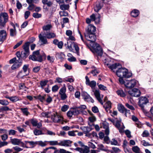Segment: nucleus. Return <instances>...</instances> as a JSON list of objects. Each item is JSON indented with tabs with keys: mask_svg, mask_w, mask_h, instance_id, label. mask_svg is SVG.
Masks as SVG:
<instances>
[{
	"mask_svg": "<svg viewBox=\"0 0 153 153\" xmlns=\"http://www.w3.org/2000/svg\"><path fill=\"white\" fill-rule=\"evenodd\" d=\"M85 36L88 41L92 43L90 44L91 48V51L95 54L101 56L102 55V50L100 45L98 44L95 43L96 40V36L95 33H85Z\"/></svg>",
	"mask_w": 153,
	"mask_h": 153,
	"instance_id": "1",
	"label": "nucleus"
},
{
	"mask_svg": "<svg viewBox=\"0 0 153 153\" xmlns=\"http://www.w3.org/2000/svg\"><path fill=\"white\" fill-rule=\"evenodd\" d=\"M30 42H25L22 46L24 51L21 52L22 58L23 59H26L30 54L29 45Z\"/></svg>",
	"mask_w": 153,
	"mask_h": 153,
	"instance_id": "2",
	"label": "nucleus"
},
{
	"mask_svg": "<svg viewBox=\"0 0 153 153\" xmlns=\"http://www.w3.org/2000/svg\"><path fill=\"white\" fill-rule=\"evenodd\" d=\"M29 58L33 61H37L40 62L42 61V56L41 55H39V50L34 51L32 55L29 56Z\"/></svg>",
	"mask_w": 153,
	"mask_h": 153,
	"instance_id": "3",
	"label": "nucleus"
},
{
	"mask_svg": "<svg viewBox=\"0 0 153 153\" xmlns=\"http://www.w3.org/2000/svg\"><path fill=\"white\" fill-rule=\"evenodd\" d=\"M149 102L148 100L146 97H141L139 98V101L138 102V105L141 108L143 111H146V110L144 108V107H145V106Z\"/></svg>",
	"mask_w": 153,
	"mask_h": 153,
	"instance_id": "4",
	"label": "nucleus"
},
{
	"mask_svg": "<svg viewBox=\"0 0 153 153\" xmlns=\"http://www.w3.org/2000/svg\"><path fill=\"white\" fill-rule=\"evenodd\" d=\"M8 16L6 13H1L0 14V26L4 27L8 21Z\"/></svg>",
	"mask_w": 153,
	"mask_h": 153,
	"instance_id": "5",
	"label": "nucleus"
},
{
	"mask_svg": "<svg viewBox=\"0 0 153 153\" xmlns=\"http://www.w3.org/2000/svg\"><path fill=\"white\" fill-rule=\"evenodd\" d=\"M51 119L55 123H61L62 124L63 123V117L56 112L53 113L51 115Z\"/></svg>",
	"mask_w": 153,
	"mask_h": 153,
	"instance_id": "6",
	"label": "nucleus"
},
{
	"mask_svg": "<svg viewBox=\"0 0 153 153\" xmlns=\"http://www.w3.org/2000/svg\"><path fill=\"white\" fill-rule=\"evenodd\" d=\"M137 81L133 79L131 80H126L125 82V86L127 88H133L136 85Z\"/></svg>",
	"mask_w": 153,
	"mask_h": 153,
	"instance_id": "7",
	"label": "nucleus"
},
{
	"mask_svg": "<svg viewBox=\"0 0 153 153\" xmlns=\"http://www.w3.org/2000/svg\"><path fill=\"white\" fill-rule=\"evenodd\" d=\"M117 109L120 112L122 113H125V115L126 117H127V114H130V110H127L122 104L118 105Z\"/></svg>",
	"mask_w": 153,
	"mask_h": 153,
	"instance_id": "8",
	"label": "nucleus"
},
{
	"mask_svg": "<svg viewBox=\"0 0 153 153\" xmlns=\"http://www.w3.org/2000/svg\"><path fill=\"white\" fill-rule=\"evenodd\" d=\"M128 94L131 96L138 97L141 94V92L137 88H134L128 92Z\"/></svg>",
	"mask_w": 153,
	"mask_h": 153,
	"instance_id": "9",
	"label": "nucleus"
},
{
	"mask_svg": "<svg viewBox=\"0 0 153 153\" xmlns=\"http://www.w3.org/2000/svg\"><path fill=\"white\" fill-rule=\"evenodd\" d=\"M82 96L85 101L93 103L94 102L93 99L86 92H83L82 94Z\"/></svg>",
	"mask_w": 153,
	"mask_h": 153,
	"instance_id": "10",
	"label": "nucleus"
},
{
	"mask_svg": "<svg viewBox=\"0 0 153 153\" xmlns=\"http://www.w3.org/2000/svg\"><path fill=\"white\" fill-rule=\"evenodd\" d=\"M127 72V69L124 68H119L116 71V74L119 77H123L124 74Z\"/></svg>",
	"mask_w": 153,
	"mask_h": 153,
	"instance_id": "11",
	"label": "nucleus"
},
{
	"mask_svg": "<svg viewBox=\"0 0 153 153\" xmlns=\"http://www.w3.org/2000/svg\"><path fill=\"white\" fill-rule=\"evenodd\" d=\"M7 34L6 30H1L0 31V42L3 43L7 39Z\"/></svg>",
	"mask_w": 153,
	"mask_h": 153,
	"instance_id": "12",
	"label": "nucleus"
},
{
	"mask_svg": "<svg viewBox=\"0 0 153 153\" xmlns=\"http://www.w3.org/2000/svg\"><path fill=\"white\" fill-rule=\"evenodd\" d=\"M96 30V28L94 26L91 25H89L86 29V33H95Z\"/></svg>",
	"mask_w": 153,
	"mask_h": 153,
	"instance_id": "13",
	"label": "nucleus"
},
{
	"mask_svg": "<svg viewBox=\"0 0 153 153\" xmlns=\"http://www.w3.org/2000/svg\"><path fill=\"white\" fill-rule=\"evenodd\" d=\"M72 142L71 141L69 140H61L59 142V146L66 147L71 146V144Z\"/></svg>",
	"mask_w": 153,
	"mask_h": 153,
	"instance_id": "14",
	"label": "nucleus"
},
{
	"mask_svg": "<svg viewBox=\"0 0 153 153\" xmlns=\"http://www.w3.org/2000/svg\"><path fill=\"white\" fill-rule=\"evenodd\" d=\"M74 150L80 153H88L89 152V148L87 146H85L84 149L77 147Z\"/></svg>",
	"mask_w": 153,
	"mask_h": 153,
	"instance_id": "15",
	"label": "nucleus"
},
{
	"mask_svg": "<svg viewBox=\"0 0 153 153\" xmlns=\"http://www.w3.org/2000/svg\"><path fill=\"white\" fill-rule=\"evenodd\" d=\"M107 65L108 66V68H109V69L114 72L115 71V70L117 68L118 69L119 68L118 67L119 66H121L120 64L119 63H115L112 65L107 64Z\"/></svg>",
	"mask_w": 153,
	"mask_h": 153,
	"instance_id": "16",
	"label": "nucleus"
},
{
	"mask_svg": "<svg viewBox=\"0 0 153 153\" xmlns=\"http://www.w3.org/2000/svg\"><path fill=\"white\" fill-rule=\"evenodd\" d=\"M30 122L33 126H37L38 128H40L42 126L41 123H38V121L36 119H31L30 120Z\"/></svg>",
	"mask_w": 153,
	"mask_h": 153,
	"instance_id": "17",
	"label": "nucleus"
},
{
	"mask_svg": "<svg viewBox=\"0 0 153 153\" xmlns=\"http://www.w3.org/2000/svg\"><path fill=\"white\" fill-rule=\"evenodd\" d=\"M102 127L105 129V133L106 135H108L109 134V130L108 124L106 122H104L102 124Z\"/></svg>",
	"mask_w": 153,
	"mask_h": 153,
	"instance_id": "18",
	"label": "nucleus"
},
{
	"mask_svg": "<svg viewBox=\"0 0 153 153\" xmlns=\"http://www.w3.org/2000/svg\"><path fill=\"white\" fill-rule=\"evenodd\" d=\"M39 41H40L42 42L41 45L48 44V43L46 37L45 36H42L41 33L39 35Z\"/></svg>",
	"mask_w": 153,
	"mask_h": 153,
	"instance_id": "19",
	"label": "nucleus"
},
{
	"mask_svg": "<svg viewBox=\"0 0 153 153\" xmlns=\"http://www.w3.org/2000/svg\"><path fill=\"white\" fill-rule=\"evenodd\" d=\"M90 17L92 21H94L97 23H98L99 22L100 16L99 14H98L97 16H96L94 14H92L90 16Z\"/></svg>",
	"mask_w": 153,
	"mask_h": 153,
	"instance_id": "20",
	"label": "nucleus"
},
{
	"mask_svg": "<svg viewBox=\"0 0 153 153\" xmlns=\"http://www.w3.org/2000/svg\"><path fill=\"white\" fill-rule=\"evenodd\" d=\"M119 130V131L120 133L123 132V130L125 127L123 126V127H120L121 121L119 120H117L116 121L115 124L114 125Z\"/></svg>",
	"mask_w": 153,
	"mask_h": 153,
	"instance_id": "21",
	"label": "nucleus"
},
{
	"mask_svg": "<svg viewBox=\"0 0 153 153\" xmlns=\"http://www.w3.org/2000/svg\"><path fill=\"white\" fill-rule=\"evenodd\" d=\"M94 94L98 101L102 105L103 104V103L100 97V94L99 91L96 90L94 92Z\"/></svg>",
	"mask_w": 153,
	"mask_h": 153,
	"instance_id": "22",
	"label": "nucleus"
},
{
	"mask_svg": "<svg viewBox=\"0 0 153 153\" xmlns=\"http://www.w3.org/2000/svg\"><path fill=\"white\" fill-rule=\"evenodd\" d=\"M103 6L102 3L100 2H97L96 3L95 6L94 7V10L95 12H98Z\"/></svg>",
	"mask_w": 153,
	"mask_h": 153,
	"instance_id": "23",
	"label": "nucleus"
},
{
	"mask_svg": "<svg viewBox=\"0 0 153 153\" xmlns=\"http://www.w3.org/2000/svg\"><path fill=\"white\" fill-rule=\"evenodd\" d=\"M106 111L108 112L111 108V103L110 101L107 102L103 105Z\"/></svg>",
	"mask_w": 153,
	"mask_h": 153,
	"instance_id": "24",
	"label": "nucleus"
},
{
	"mask_svg": "<svg viewBox=\"0 0 153 153\" xmlns=\"http://www.w3.org/2000/svg\"><path fill=\"white\" fill-rule=\"evenodd\" d=\"M82 131H83L84 133L88 134V132H90L92 130V129L91 127L88 126H83L81 128Z\"/></svg>",
	"mask_w": 153,
	"mask_h": 153,
	"instance_id": "25",
	"label": "nucleus"
},
{
	"mask_svg": "<svg viewBox=\"0 0 153 153\" xmlns=\"http://www.w3.org/2000/svg\"><path fill=\"white\" fill-rule=\"evenodd\" d=\"M45 94L43 96H42L40 95H39L38 96H34V97L36 99L39 100L41 102H43L45 100Z\"/></svg>",
	"mask_w": 153,
	"mask_h": 153,
	"instance_id": "26",
	"label": "nucleus"
},
{
	"mask_svg": "<svg viewBox=\"0 0 153 153\" xmlns=\"http://www.w3.org/2000/svg\"><path fill=\"white\" fill-rule=\"evenodd\" d=\"M11 142L14 145H19L20 144V140L16 138L11 139Z\"/></svg>",
	"mask_w": 153,
	"mask_h": 153,
	"instance_id": "27",
	"label": "nucleus"
},
{
	"mask_svg": "<svg viewBox=\"0 0 153 153\" xmlns=\"http://www.w3.org/2000/svg\"><path fill=\"white\" fill-rule=\"evenodd\" d=\"M42 2L44 5H46L48 7H50L53 4L52 1L48 0H42Z\"/></svg>",
	"mask_w": 153,
	"mask_h": 153,
	"instance_id": "28",
	"label": "nucleus"
},
{
	"mask_svg": "<svg viewBox=\"0 0 153 153\" xmlns=\"http://www.w3.org/2000/svg\"><path fill=\"white\" fill-rule=\"evenodd\" d=\"M54 153H72V152L68 151H67L63 149H57L56 150H54Z\"/></svg>",
	"mask_w": 153,
	"mask_h": 153,
	"instance_id": "29",
	"label": "nucleus"
},
{
	"mask_svg": "<svg viewBox=\"0 0 153 153\" xmlns=\"http://www.w3.org/2000/svg\"><path fill=\"white\" fill-rule=\"evenodd\" d=\"M17 57L18 58V59L17 60V61L19 63H22V53L19 51H17L16 53Z\"/></svg>",
	"mask_w": 153,
	"mask_h": 153,
	"instance_id": "30",
	"label": "nucleus"
},
{
	"mask_svg": "<svg viewBox=\"0 0 153 153\" xmlns=\"http://www.w3.org/2000/svg\"><path fill=\"white\" fill-rule=\"evenodd\" d=\"M116 93L118 96L122 97H124L126 96L125 93L122 90H117L116 91Z\"/></svg>",
	"mask_w": 153,
	"mask_h": 153,
	"instance_id": "31",
	"label": "nucleus"
},
{
	"mask_svg": "<svg viewBox=\"0 0 153 153\" xmlns=\"http://www.w3.org/2000/svg\"><path fill=\"white\" fill-rule=\"evenodd\" d=\"M139 12L138 10L134 9L131 12V16L134 17H137L139 15Z\"/></svg>",
	"mask_w": 153,
	"mask_h": 153,
	"instance_id": "32",
	"label": "nucleus"
},
{
	"mask_svg": "<svg viewBox=\"0 0 153 153\" xmlns=\"http://www.w3.org/2000/svg\"><path fill=\"white\" fill-rule=\"evenodd\" d=\"M48 82V80H41L40 82V85L41 88L43 89L45 86L46 85Z\"/></svg>",
	"mask_w": 153,
	"mask_h": 153,
	"instance_id": "33",
	"label": "nucleus"
},
{
	"mask_svg": "<svg viewBox=\"0 0 153 153\" xmlns=\"http://www.w3.org/2000/svg\"><path fill=\"white\" fill-rule=\"evenodd\" d=\"M46 37L48 39H51L55 37L56 36L55 34L53 33H48L46 34Z\"/></svg>",
	"mask_w": 153,
	"mask_h": 153,
	"instance_id": "34",
	"label": "nucleus"
},
{
	"mask_svg": "<svg viewBox=\"0 0 153 153\" xmlns=\"http://www.w3.org/2000/svg\"><path fill=\"white\" fill-rule=\"evenodd\" d=\"M133 152L135 153H141L140 149L137 146H134L132 148Z\"/></svg>",
	"mask_w": 153,
	"mask_h": 153,
	"instance_id": "35",
	"label": "nucleus"
},
{
	"mask_svg": "<svg viewBox=\"0 0 153 153\" xmlns=\"http://www.w3.org/2000/svg\"><path fill=\"white\" fill-rule=\"evenodd\" d=\"M10 35L12 37L16 35V28L10 29Z\"/></svg>",
	"mask_w": 153,
	"mask_h": 153,
	"instance_id": "36",
	"label": "nucleus"
},
{
	"mask_svg": "<svg viewBox=\"0 0 153 153\" xmlns=\"http://www.w3.org/2000/svg\"><path fill=\"white\" fill-rule=\"evenodd\" d=\"M20 99L19 98L16 96H13L11 97L10 100L13 102H16L19 100Z\"/></svg>",
	"mask_w": 153,
	"mask_h": 153,
	"instance_id": "37",
	"label": "nucleus"
},
{
	"mask_svg": "<svg viewBox=\"0 0 153 153\" xmlns=\"http://www.w3.org/2000/svg\"><path fill=\"white\" fill-rule=\"evenodd\" d=\"M33 132L34 134L36 136L43 134L42 131L38 130L36 128H35L33 130Z\"/></svg>",
	"mask_w": 153,
	"mask_h": 153,
	"instance_id": "38",
	"label": "nucleus"
},
{
	"mask_svg": "<svg viewBox=\"0 0 153 153\" xmlns=\"http://www.w3.org/2000/svg\"><path fill=\"white\" fill-rule=\"evenodd\" d=\"M73 47L74 48L76 51V53L78 55H79V48L76 43H73Z\"/></svg>",
	"mask_w": 153,
	"mask_h": 153,
	"instance_id": "39",
	"label": "nucleus"
},
{
	"mask_svg": "<svg viewBox=\"0 0 153 153\" xmlns=\"http://www.w3.org/2000/svg\"><path fill=\"white\" fill-rule=\"evenodd\" d=\"M69 8V4H63L60 6V9L63 10H68Z\"/></svg>",
	"mask_w": 153,
	"mask_h": 153,
	"instance_id": "40",
	"label": "nucleus"
},
{
	"mask_svg": "<svg viewBox=\"0 0 153 153\" xmlns=\"http://www.w3.org/2000/svg\"><path fill=\"white\" fill-rule=\"evenodd\" d=\"M9 104V102L7 100H0V104L6 106L8 105Z\"/></svg>",
	"mask_w": 153,
	"mask_h": 153,
	"instance_id": "41",
	"label": "nucleus"
},
{
	"mask_svg": "<svg viewBox=\"0 0 153 153\" xmlns=\"http://www.w3.org/2000/svg\"><path fill=\"white\" fill-rule=\"evenodd\" d=\"M52 27V26L51 24H48L46 25H44L42 27V29L44 30H49Z\"/></svg>",
	"mask_w": 153,
	"mask_h": 153,
	"instance_id": "42",
	"label": "nucleus"
},
{
	"mask_svg": "<svg viewBox=\"0 0 153 153\" xmlns=\"http://www.w3.org/2000/svg\"><path fill=\"white\" fill-rule=\"evenodd\" d=\"M78 108H76V107L75 108H73V110H72V111L73 112V114L74 115H78V114H79L80 113V112H81V111L79 110H78L77 109Z\"/></svg>",
	"mask_w": 153,
	"mask_h": 153,
	"instance_id": "43",
	"label": "nucleus"
},
{
	"mask_svg": "<svg viewBox=\"0 0 153 153\" xmlns=\"http://www.w3.org/2000/svg\"><path fill=\"white\" fill-rule=\"evenodd\" d=\"M21 109L23 114L27 116L28 114H30V113L28 111L27 108H21Z\"/></svg>",
	"mask_w": 153,
	"mask_h": 153,
	"instance_id": "44",
	"label": "nucleus"
},
{
	"mask_svg": "<svg viewBox=\"0 0 153 153\" xmlns=\"http://www.w3.org/2000/svg\"><path fill=\"white\" fill-rule=\"evenodd\" d=\"M73 43H75L74 42H69V43H68L67 41V47L69 49L70 51H72L73 50V48H72V46H73Z\"/></svg>",
	"mask_w": 153,
	"mask_h": 153,
	"instance_id": "45",
	"label": "nucleus"
},
{
	"mask_svg": "<svg viewBox=\"0 0 153 153\" xmlns=\"http://www.w3.org/2000/svg\"><path fill=\"white\" fill-rule=\"evenodd\" d=\"M22 63H19V64L16 62L14 63L11 67V68L12 70H14L16 68H18L20 67Z\"/></svg>",
	"mask_w": 153,
	"mask_h": 153,
	"instance_id": "46",
	"label": "nucleus"
},
{
	"mask_svg": "<svg viewBox=\"0 0 153 153\" xmlns=\"http://www.w3.org/2000/svg\"><path fill=\"white\" fill-rule=\"evenodd\" d=\"M13 148L16 151V152H13V153H17L23 150L22 149L18 146L14 147Z\"/></svg>",
	"mask_w": 153,
	"mask_h": 153,
	"instance_id": "47",
	"label": "nucleus"
},
{
	"mask_svg": "<svg viewBox=\"0 0 153 153\" xmlns=\"http://www.w3.org/2000/svg\"><path fill=\"white\" fill-rule=\"evenodd\" d=\"M48 142L50 145L54 146L58 145L59 146V143H58L57 141H49Z\"/></svg>",
	"mask_w": 153,
	"mask_h": 153,
	"instance_id": "48",
	"label": "nucleus"
},
{
	"mask_svg": "<svg viewBox=\"0 0 153 153\" xmlns=\"http://www.w3.org/2000/svg\"><path fill=\"white\" fill-rule=\"evenodd\" d=\"M66 91V88L65 86L63 87L62 88L59 90V94L60 95L62 94L65 93Z\"/></svg>",
	"mask_w": 153,
	"mask_h": 153,
	"instance_id": "49",
	"label": "nucleus"
},
{
	"mask_svg": "<svg viewBox=\"0 0 153 153\" xmlns=\"http://www.w3.org/2000/svg\"><path fill=\"white\" fill-rule=\"evenodd\" d=\"M96 82L94 80L91 81L88 85L89 86L92 88H94L96 86Z\"/></svg>",
	"mask_w": 153,
	"mask_h": 153,
	"instance_id": "50",
	"label": "nucleus"
},
{
	"mask_svg": "<svg viewBox=\"0 0 153 153\" xmlns=\"http://www.w3.org/2000/svg\"><path fill=\"white\" fill-rule=\"evenodd\" d=\"M132 76V74L128 72V71L127 69V72L126 71V73L124 74L123 77L125 78H129L131 77Z\"/></svg>",
	"mask_w": 153,
	"mask_h": 153,
	"instance_id": "51",
	"label": "nucleus"
},
{
	"mask_svg": "<svg viewBox=\"0 0 153 153\" xmlns=\"http://www.w3.org/2000/svg\"><path fill=\"white\" fill-rule=\"evenodd\" d=\"M47 59L50 63H53L54 62V56H51L50 55H48L47 56Z\"/></svg>",
	"mask_w": 153,
	"mask_h": 153,
	"instance_id": "52",
	"label": "nucleus"
},
{
	"mask_svg": "<svg viewBox=\"0 0 153 153\" xmlns=\"http://www.w3.org/2000/svg\"><path fill=\"white\" fill-rule=\"evenodd\" d=\"M59 87L57 85H55L52 87V91L53 92H56L59 89Z\"/></svg>",
	"mask_w": 153,
	"mask_h": 153,
	"instance_id": "53",
	"label": "nucleus"
},
{
	"mask_svg": "<svg viewBox=\"0 0 153 153\" xmlns=\"http://www.w3.org/2000/svg\"><path fill=\"white\" fill-rule=\"evenodd\" d=\"M35 7V5L33 4H29V5L27 8V9L31 11L34 9Z\"/></svg>",
	"mask_w": 153,
	"mask_h": 153,
	"instance_id": "54",
	"label": "nucleus"
},
{
	"mask_svg": "<svg viewBox=\"0 0 153 153\" xmlns=\"http://www.w3.org/2000/svg\"><path fill=\"white\" fill-rule=\"evenodd\" d=\"M33 16L35 18H39L41 17L42 15L37 13H33Z\"/></svg>",
	"mask_w": 153,
	"mask_h": 153,
	"instance_id": "55",
	"label": "nucleus"
},
{
	"mask_svg": "<svg viewBox=\"0 0 153 153\" xmlns=\"http://www.w3.org/2000/svg\"><path fill=\"white\" fill-rule=\"evenodd\" d=\"M149 133L148 131L147 130H145L143 131L142 136L143 137H147L149 136Z\"/></svg>",
	"mask_w": 153,
	"mask_h": 153,
	"instance_id": "56",
	"label": "nucleus"
},
{
	"mask_svg": "<svg viewBox=\"0 0 153 153\" xmlns=\"http://www.w3.org/2000/svg\"><path fill=\"white\" fill-rule=\"evenodd\" d=\"M17 131L13 129H10L8 131V134L10 135H14Z\"/></svg>",
	"mask_w": 153,
	"mask_h": 153,
	"instance_id": "57",
	"label": "nucleus"
},
{
	"mask_svg": "<svg viewBox=\"0 0 153 153\" xmlns=\"http://www.w3.org/2000/svg\"><path fill=\"white\" fill-rule=\"evenodd\" d=\"M29 65L28 64L25 65L23 67V70L25 73L26 72L27 70L29 71Z\"/></svg>",
	"mask_w": 153,
	"mask_h": 153,
	"instance_id": "58",
	"label": "nucleus"
},
{
	"mask_svg": "<svg viewBox=\"0 0 153 153\" xmlns=\"http://www.w3.org/2000/svg\"><path fill=\"white\" fill-rule=\"evenodd\" d=\"M91 135H92V136L94 137H95L97 138L98 137L97 133L94 132H93L92 134H88L86 135V136L90 137Z\"/></svg>",
	"mask_w": 153,
	"mask_h": 153,
	"instance_id": "59",
	"label": "nucleus"
},
{
	"mask_svg": "<svg viewBox=\"0 0 153 153\" xmlns=\"http://www.w3.org/2000/svg\"><path fill=\"white\" fill-rule=\"evenodd\" d=\"M69 108V106L67 105H64L61 108V110L63 112H65L67 111Z\"/></svg>",
	"mask_w": 153,
	"mask_h": 153,
	"instance_id": "60",
	"label": "nucleus"
},
{
	"mask_svg": "<svg viewBox=\"0 0 153 153\" xmlns=\"http://www.w3.org/2000/svg\"><path fill=\"white\" fill-rule=\"evenodd\" d=\"M71 40L73 41H75L76 40V39L75 37L72 35L69 36V38H68L67 39V41L68 42V43L71 42Z\"/></svg>",
	"mask_w": 153,
	"mask_h": 153,
	"instance_id": "61",
	"label": "nucleus"
},
{
	"mask_svg": "<svg viewBox=\"0 0 153 153\" xmlns=\"http://www.w3.org/2000/svg\"><path fill=\"white\" fill-rule=\"evenodd\" d=\"M98 86L99 88L101 90L105 91L107 90L106 87L100 84Z\"/></svg>",
	"mask_w": 153,
	"mask_h": 153,
	"instance_id": "62",
	"label": "nucleus"
},
{
	"mask_svg": "<svg viewBox=\"0 0 153 153\" xmlns=\"http://www.w3.org/2000/svg\"><path fill=\"white\" fill-rule=\"evenodd\" d=\"M40 69V67L38 66L34 68L33 70V72L35 73H37L39 71Z\"/></svg>",
	"mask_w": 153,
	"mask_h": 153,
	"instance_id": "63",
	"label": "nucleus"
},
{
	"mask_svg": "<svg viewBox=\"0 0 153 153\" xmlns=\"http://www.w3.org/2000/svg\"><path fill=\"white\" fill-rule=\"evenodd\" d=\"M67 116L71 118L74 115L72 110L69 111L67 113Z\"/></svg>",
	"mask_w": 153,
	"mask_h": 153,
	"instance_id": "64",
	"label": "nucleus"
}]
</instances>
